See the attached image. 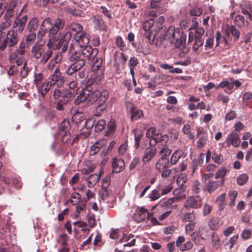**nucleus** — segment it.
Returning a JSON list of instances; mask_svg holds the SVG:
<instances>
[{
	"label": "nucleus",
	"instance_id": "32",
	"mask_svg": "<svg viewBox=\"0 0 252 252\" xmlns=\"http://www.w3.org/2000/svg\"><path fill=\"white\" fill-rule=\"evenodd\" d=\"M168 136L166 134H162L158 133L154 140V144L161 143V144H165L168 141Z\"/></svg>",
	"mask_w": 252,
	"mask_h": 252
},
{
	"label": "nucleus",
	"instance_id": "22",
	"mask_svg": "<svg viewBox=\"0 0 252 252\" xmlns=\"http://www.w3.org/2000/svg\"><path fill=\"white\" fill-rule=\"evenodd\" d=\"M53 86V85L49 81H47L40 85L36 88L37 90L38 94L42 97H44Z\"/></svg>",
	"mask_w": 252,
	"mask_h": 252
},
{
	"label": "nucleus",
	"instance_id": "47",
	"mask_svg": "<svg viewBox=\"0 0 252 252\" xmlns=\"http://www.w3.org/2000/svg\"><path fill=\"white\" fill-rule=\"evenodd\" d=\"M38 26V20L36 18H32L29 22L28 29L30 32L34 31Z\"/></svg>",
	"mask_w": 252,
	"mask_h": 252
},
{
	"label": "nucleus",
	"instance_id": "52",
	"mask_svg": "<svg viewBox=\"0 0 252 252\" xmlns=\"http://www.w3.org/2000/svg\"><path fill=\"white\" fill-rule=\"evenodd\" d=\"M159 191L157 189H153L148 194V197L150 199V201H154L158 199L160 196Z\"/></svg>",
	"mask_w": 252,
	"mask_h": 252
},
{
	"label": "nucleus",
	"instance_id": "24",
	"mask_svg": "<svg viewBox=\"0 0 252 252\" xmlns=\"http://www.w3.org/2000/svg\"><path fill=\"white\" fill-rule=\"evenodd\" d=\"M91 20L96 29L99 30H105V25L102 18L98 15H94L91 17Z\"/></svg>",
	"mask_w": 252,
	"mask_h": 252
},
{
	"label": "nucleus",
	"instance_id": "64",
	"mask_svg": "<svg viewBox=\"0 0 252 252\" xmlns=\"http://www.w3.org/2000/svg\"><path fill=\"white\" fill-rule=\"evenodd\" d=\"M117 45L123 51L126 49V46L125 45L122 38L120 36H118L116 38Z\"/></svg>",
	"mask_w": 252,
	"mask_h": 252
},
{
	"label": "nucleus",
	"instance_id": "17",
	"mask_svg": "<svg viewBox=\"0 0 252 252\" xmlns=\"http://www.w3.org/2000/svg\"><path fill=\"white\" fill-rule=\"evenodd\" d=\"M125 167V162L123 159L114 158L112 162V172L119 173L122 171Z\"/></svg>",
	"mask_w": 252,
	"mask_h": 252
},
{
	"label": "nucleus",
	"instance_id": "34",
	"mask_svg": "<svg viewBox=\"0 0 252 252\" xmlns=\"http://www.w3.org/2000/svg\"><path fill=\"white\" fill-rule=\"evenodd\" d=\"M150 188V186H147L141 191L143 187L141 185H137L135 187V194L136 195H138L139 198H142Z\"/></svg>",
	"mask_w": 252,
	"mask_h": 252
},
{
	"label": "nucleus",
	"instance_id": "13",
	"mask_svg": "<svg viewBox=\"0 0 252 252\" xmlns=\"http://www.w3.org/2000/svg\"><path fill=\"white\" fill-rule=\"evenodd\" d=\"M153 25L154 21L152 20L146 21L143 24V29L145 31L144 36L150 44H153L154 42V38H151V29Z\"/></svg>",
	"mask_w": 252,
	"mask_h": 252
},
{
	"label": "nucleus",
	"instance_id": "21",
	"mask_svg": "<svg viewBox=\"0 0 252 252\" xmlns=\"http://www.w3.org/2000/svg\"><path fill=\"white\" fill-rule=\"evenodd\" d=\"M151 8L153 9L152 12H153L154 13H151L152 15H156L163 13L166 10V8L162 4L159 3L158 1L156 0H152L151 2Z\"/></svg>",
	"mask_w": 252,
	"mask_h": 252
},
{
	"label": "nucleus",
	"instance_id": "63",
	"mask_svg": "<svg viewBox=\"0 0 252 252\" xmlns=\"http://www.w3.org/2000/svg\"><path fill=\"white\" fill-rule=\"evenodd\" d=\"M227 170L225 167H222L220 168L216 173L215 178L218 179L220 178H223L227 173Z\"/></svg>",
	"mask_w": 252,
	"mask_h": 252
},
{
	"label": "nucleus",
	"instance_id": "56",
	"mask_svg": "<svg viewBox=\"0 0 252 252\" xmlns=\"http://www.w3.org/2000/svg\"><path fill=\"white\" fill-rule=\"evenodd\" d=\"M109 93L106 90H103L100 92V94L99 95V105H101L102 103H104L107 99Z\"/></svg>",
	"mask_w": 252,
	"mask_h": 252
},
{
	"label": "nucleus",
	"instance_id": "26",
	"mask_svg": "<svg viewBox=\"0 0 252 252\" xmlns=\"http://www.w3.org/2000/svg\"><path fill=\"white\" fill-rule=\"evenodd\" d=\"M216 46H220L222 48L226 47L228 45V40L226 38L221 34L219 32H217L216 35Z\"/></svg>",
	"mask_w": 252,
	"mask_h": 252
},
{
	"label": "nucleus",
	"instance_id": "62",
	"mask_svg": "<svg viewBox=\"0 0 252 252\" xmlns=\"http://www.w3.org/2000/svg\"><path fill=\"white\" fill-rule=\"evenodd\" d=\"M218 183L216 181L209 182L207 186V190L209 192H212L215 190L218 187Z\"/></svg>",
	"mask_w": 252,
	"mask_h": 252
},
{
	"label": "nucleus",
	"instance_id": "37",
	"mask_svg": "<svg viewBox=\"0 0 252 252\" xmlns=\"http://www.w3.org/2000/svg\"><path fill=\"white\" fill-rule=\"evenodd\" d=\"M81 64H75L72 63L66 69L65 72L67 75H72L74 72L80 69L82 67Z\"/></svg>",
	"mask_w": 252,
	"mask_h": 252
},
{
	"label": "nucleus",
	"instance_id": "8",
	"mask_svg": "<svg viewBox=\"0 0 252 252\" xmlns=\"http://www.w3.org/2000/svg\"><path fill=\"white\" fill-rule=\"evenodd\" d=\"M74 39L75 40V46L77 47L84 48L89 49L88 45L89 43V35L86 33H81L80 34L75 35Z\"/></svg>",
	"mask_w": 252,
	"mask_h": 252
},
{
	"label": "nucleus",
	"instance_id": "29",
	"mask_svg": "<svg viewBox=\"0 0 252 252\" xmlns=\"http://www.w3.org/2000/svg\"><path fill=\"white\" fill-rule=\"evenodd\" d=\"M62 60V55L61 53H59L56 54L48 63L47 64V68L49 69H53L56 64L59 63Z\"/></svg>",
	"mask_w": 252,
	"mask_h": 252
},
{
	"label": "nucleus",
	"instance_id": "31",
	"mask_svg": "<svg viewBox=\"0 0 252 252\" xmlns=\"http://www.w3.org/2000/svg\"><path fill=\"white\" fill-rule=\"evenodd\" d=\"M53 51L50 49H47L44 53H42V56L38 59L40 60V63L42 64L46 63L48 60L52 56Z\"/></svg>",
	"mask_w": 252,
	"mask_h": 252
},
{
	"label": "nucleus",
	"instance_id": "59",
	"mask_svg": "<svg viewBox=\"0 0 252 252\" xmlns=\"http://www.w3.org/2000/svg\"><path fill=\"white\" fill-rule=\"evenodd\" d=\"M193 246L192 242L189 241L180 247L179 250L182 252L189 251L192 248Z\"/></svg>",
	"mask_w": 252,
	"mask_h": 252
},
{
	"label": "nucleus",
	"instance_id": "15",
	"mask_svg": "<svg viewBox=\"0 0 252 252\" xmlns=\"http://www.w3.org/2000/svg\"><path fill=\"white\" fill-rule=\"evenodd\" d=\"M241 140L238 134L235 132H231L227 136L226 139V143L228 147L233 146L234 147H237L240 145Z\"/></svg>",
	"mask_w": 252,
	"mask_h": 252
},
{
	"label": "nucleus",
	"instance_id": "46",
	"mask_svg": "<svg viewBox=\"0 0 252 252\" xmlns=\"http://www.w3.org/2000/svg\"><path fill=\"white\" fill-rule=\"evenodd\" d=\"M143 116V111L135 108L131 109V119L133 120L140 119Z\"/></svg>",
	"mask_w": 252,
	"mask_h": 252
},
{
	"label": "nucleus",
	"instance_id": "19",
	"mask_svg": "<svg viewBox=\"0 0 252 252\" xmlns=\"http://www.w3.org/2000/svg\"><path fill=\"white\" fill-rule=\"evenodd\" d=\"M8 52L9 54V60L11 63H15L18 66L22 64V60L21 57L22 55L19 54V52L16 50L13 51L12 48L8 50Z\"/></svg>",
	"mask_w": 252,
	"mask_h": 252
},
{
	"label": "nucleus",
	"instance_id": "16",
	"mask_svg": "<svg viewBox=\"0 0 252 252\" xmlns=\"http://www.w3.org/2000/svg\"><path fill=\"white\" fill-rule=\"evenodd\" d=\"M107 143V140L104 139L96 141L91 147L90 155L91 156L95 155L101 149H103L106 147Z\"/></svg>",
	"mask_w": 252,
	"mask_h": 252
},
{
	"label": "nucleus",
	"instance_id": "20",
	"mask_svg": "<svg viewBox=\"0 0 252 252\" xmlns=\"http://www.w3.org/2000/svg\"><path fill=\"white\" fill-rule=\"evenodd\" d=\"M194 41L192 49L194 51H196L204 43V40L202 38L193 37V33L189 32V33L188 43H191Z\"/></svg>",
	"mask_w": 252,
	"mask_h": 252
},
{
	"label": "nucleus",
	"instance_id": "12",
	"mask_svg": "<svg viewBox=\"0 0 252 252\" xmlns=\"http://www.w3.org/2000/svg\"><path fill=\"white\" fill-rule=\"evenodd\" d=\"M4 38L10 48L16 45L18 41L17 33L14 30L9 31L6 37Z\"/></svg>",
	"mask_w": 252,
	"mask_h": 252
},
{
	"label": "nucleus",
	"instance_id": "53",
	"mask_svg": "<svg viewBox=\"0 0 252 252\" xmlns=\"http://www.w3.org/2000/svg\"><path fill=\"white\" fill-rule=\"evenodd\" d=\"M105 126L106 122L104 120L101 119L98 120L95 125V131L99 132L102 131L104 128Z\"/></svg>",
	"mask_w": 252,
	"mask_h": 252
},
{
	"label": "nucleus",
	"instance_id": "33",
	"mask_svg": "<svg viewBox=\"0 0 252 252\" xmlns=\"http://www.w3.org/2000/svg\"><path fill=\"white\" fill-rule=\"evenodd\" d=\"M86 201L83 199L81 200L79 203H77L76 205V214L74 216L76 218L79 217V214L84 210H86Z\"/></svg>",
	"mask_w": 252,
	"mask_h": 252
},
{
	"label": "nucleus",
	"instance_id": "45",
	"mask_svg": "<svg viewBox=\"0 0 252 252\" xmlns=\"http://www.w3.org/2000/svg\"><path fill=\"white\" fill-rule=\"evenodd\" d=\"M187 181V177L186 175L184 173H180L177 178L176 182L178 186L182 188Z\"/></svg>",
	"mask_w": 252,
	"mask_h": 252
},
{
	"label": "nucleus",
	"instance_id": "4",
	"mask_svg": "<svg viewBox=\"0 0 252 252\" xmlns=\"http://www.w3.org/2000/svg\"><path fill=\"white\" fill-rule=\"evenodd\" d=\"M21 4L18 0H11L10 2H7L4 6V8L6 9L4 17L5 19H10L15 13H19L17 10L21 7Z\"/></svg>",
	"mask_w": 252,
	"mask_h": 252
},
{
	"label": "nucleus",
	"instance_id": "54",
	"mask_svg": "<svg viewBox=\"0 0 252 252\" xmlns=\"http://www.w3.org/2000/svg\"><path fill=\"white\" fill-rule=\"evenodd\" d=\"M238 192L236 190H230L228 193V196L230 200L229 206L232 207L235 205V200L237 196Z\"/></svg>",
	"mask_w": 252,
	"mask_h": 252
},
{
	"label": "nucleus",
	"instance_id": "40",
	"mask_svg": "<svg viewBox=\"0 0 252 252\" xmlns=\"http://www.w3.org/2000/svg\"><path fill=\"white\" fill-rule=\"evenodd\" d=\"M158 132H157L156 128L152 127L149 128L146 132V137L148 138H151V140L150 141V144H151L152 141H154L157 134Z\"/></svg>",
	"mask_w": 252,
	"mask_h": 252
},
{
	"label": "nucleus",
	"instance_id": "43",
	"mask_svg": "<svg viewBox=\"0 0 252 252\" xmlns=\"http://www.w3.org/2000/svg\"><path fill=\"white\" fill-rule=\"evenodd\" d=\"M196 131L197 137H208V132L205 127L197 126Z\"/></svg>",
	"mask_w": 252,
	"mask_h": 252
},
{
	"label": "nucleus",
	"instance_id": "3",
	"mask_svg": "<svg viewBox=\"0 0 252 252\" xmlns=\"http://www.w3.org/2000/svg\"><path fill=\"white\" fill-rule=\"evenodd\" d=\"M71 36L70 32L65 29L62 32L59 33L57 39L55 37H49L47 46L49 48L54 50L58 49L62 47L63 43L68 42Z\"/></svg>",
	"mask_w": 252,
	"mask_h": 252
},
{
	"label": "nucleus",
	"instance_id": "23",
	"mask_svg": "<svg viewBox=\"0 0 252 252\" xmlns=\"http://www.w3.org/2000/svg\"><path fill=\"white\" fill-rule=\"evenodd\" d=\"M225 34L228 37L232 35L234 37V40H237L240 36V32L236 27L234 26H227L225 29Z\"/></svg>",
	"mask_w": 252,
	"mask_h": 252
},
{
	"label": "nucleus",
	"instance_id": "51",
	"mask_svg": "<svg viewBox=\"0 0 252 252\" xmlns=\"http://www.w3.org/2000/svg\"><path fill=\"white\" fill-rule=\"evenodd\" d=\"M198 233L202 239H205L209 235V230L205 226L199 227L198 229Z\"/></svg>",
	"mask_w": 252,
	"mask_h": 252
},
{
	"label": "nucleus",
	"instance_id": "7",
	"mask_svg": "<svg viewBox=\"0 0 252 252\" xmlns=\"http://www.w3.org/2000/svg\"><path fill=\"white\" fill-rule=\"evenodd\" d=\"M70 123L68 120H64L60 124L59 134L61 136L62 140L63 143L67 142L70 138Z\"/></svg>",
	"mask_w": 252,
	"mask_h": 252
},
{
	"label": "nucleus",
	"instance_id": "42",
	"mask_svg": "<svg viewBox=\"0 0 252 252\" xmlns=\"http://www.w3.org/2000/svg\"><path fill=\"white\" fill-rule=\"evenodd\" d=\"M238 238V236L237 235H235L231 237L229 239L228 241L224 245L225 249L229 250H231L233 246L236 244Z\"/></svg>",
	"mask_w": 252,
	"mask_h": 252
},
{
	"label": "nucleus",
	"instance_id": "2",
	"mask_svg": "<svg viewBox=\"0 0 252 252\" xmlns=\"http://www.w3.org/2000/svg\"><path fill=\"white\" fill-rule=\"evenodd\" d=\"M96 51H92L91 48L89 49H83L81 51L75 52L70 57V61L75 64H81L83 67L85 63L86 59L92 61L91 63L94 64L96 61L95 59Z\"/></svg>",
	"mask_w": 252,
	"mask_h": 252
},
{
	"label": "nucleus",
	"instance_id": "10",
	"mask_svg": "<svg viewBox=\"0 0 252 252\" xmlns=\"http://www.w3.org/2000/svg\"><path fill=\"white\" fill-rule=\"evenodd\" d=\"M64 25V20L62 19H57L49 30V36L54 37L58 32L62 29Z\"/></svg>",
	"mask_w": 252,
	"mask_h": 252
},
{
	"label": "nucleus",
	"instance_id": "25",
	"mask_svg": "<svg viewBox=\"0 0 252 252\" xmlns=\"http://www.w3.org/2000/svg\"><path fill=\"white\" fill-rule=\"evenodd\" d=\"M157 153L156 148L147 149L145 150L143 156L142 160L144 162H149L155 156Z\"/></svg>",
	"mask_w": 252,
	"mask_h": 252
},
{
	"label": "nucleus",
	"instance_id": "14",
	"mask_svg": "<svg viewBox=\"0 0 252 252\" xmlns=\"http://www.w3.org/2000/svg\"><path fill=\"white\" fill-rule=\"evenodd\" d=\"M151 213H148L147 210L144 207H138L134 214V218L138 222L145 220L146 218H149Z\"/></svg>",
	"mask_w": 252,
	"mask_h": 252
},
{
	"label": "nucleus",
	"instance_id": "18",
	"mask_svg": "<svg viewBox=\"0 0 252 252\" xmlns=\"http://www.w3.org/2000/svg\"><path fill=\"white\" fill-rule=\"evenodd\" d=\"M63 77L62 76L60 69L57 68L53 73L50 76L48 81L54 86L56 82L60 83V84H63Z\"/></svg>",
	"mask_w": 252,
	"mask_h": 252
},
{
	"label": "nucleus",
	"instance_id": "58",
	"mask_svg": "<svg viewBox=\"0 0 252 252\" xmlns=\"http://www.w3.org/2000/svg\"><path fill=\"white\" fill-rule=\"evenodd\" d=\"M173 194L177 199H182L186 196V195L182 189L174 190Z\"/></svg>",
	"mask_w": 252,
	"mask_h": 252
},
{
	"label": "nucleus",
	"instance_id": "48",
	"mask_svg": "<svg viewBox=\"0 0 252 252\" xmlns=\"http://www.w3.org/2000/svg\"><path fill=\"white\" fill-rule=\"evenodd\" d=\"M98 195L99 198H101V200L105 201L108 198L109 195V192L107 188L105 187L102 188L99 191Z\"/></svg>",
	"mask_w": 252,
	"mask_h": 252
},
{
	"label": "nucleus",
	"instance_id": "5",
	"mask_svg": "<svg viewBox=\"0 0 252 252\" xmlns=\"http://www.w3.org/2000/svg\"><path fill=\"white\" fill-rule=\"evenodd\" d=\"M202 199L198 195L190 196L184 203V207L187 210L200 208L202 205Z\"/></svg>",
	"mask_w": 252,
	"mask_h": 252
},
{
	"label": "nucleus",
	"instance_id": "9",
	"mask_svg": "<svg viewBox=\"0 0 252 252\" xmlns=\"http://www.w3.org/2000/svg\"><path fill=\"white\" fill-rule=\"evenodd\" d=\"M24 7L25 6L23 7L19 13H16L17 17L15 18L14 22V25L18 27V31L20 32L23 31L28 19L27 15H24L21 18L19 17L23 12Z\"/></svg>",
	"mask_w": 252,
	"mask_h": 252
},
{
	"label": "nucleus",
	"instance_id": "6",
	"mask_svg": "<svg viewBox=\"0 0 252 252\" xmlns=\"http://www.w3.org/2000/svg\"><path fill=\"white\" fill-rule=\"evenodd\" d=\"M93 82L94 80H88L86 83V89L89 92V95H87V101L91 104H93L97 101L98 106H100V105H99V95L100 94V91L98 90L93 91L91 85Z\"/></svg>",
	"mask_w": 252,
	"mask_h": 252
},
{
	"label": "nucleus",
	"instance_id": "39",
	"mask_svg": "<svg viewBox=\"0 0 252 252\" xmlns=\"http://www.w3.org/2000/svg\"><path fill=\"white\" fill-rule=\"evenodd\" d=\"M208 225L212 230H217L220 226L219 219L216 218L211 219L208 222Z\"/></svg>",
	"mask_w": 252,
	"mask_h": 252
},
{
	"label": "nucleus",
	"instance_id": "28",
	"mask_svg": "<svg viewBox=\"0 0 252 252\" xmlns=\"http://www.w3.org/2000/svg\"><path fill=\"white\" fill-rule=\"evenodd\" d=\"M169 161L167 158H160L156 164L157 170L161 172L168 168Z\"/></svg>",
	"mask_w": 252,
	"mask_h": 252
},
{
	"label": "nucleus",
	"instance_id": "35",
	"mask_svg": "<svg viewBox=\"0 0 252 252\" xmlns=\"http://www.w3.org/2000/svg\"><path fill=\"white\" fill-rule=\"evenodd\" d=\"M100 180V176L97 174H93L89 176L88 179V186L89 188L94 186Z\"/></svg>",
	"mask_w": 252,
	"mask_h": 252
},
{
	"label": "nucleus",
	"instance_id": "27",
	"mask_svg": "<svg viewBox=\"0 0 252 252\" xmlns=\"http://www.w3.org/2000/svg\"><path fill=\"white\" fill-rule=\"evenodd\" d=\"M79 92V94L77 96L74 100V103L75 105H78L84 101H87V95H89V92L87 89H86V87L83 89L81 90V92Z\"/></svg>",
	"mask_w": 252,
	"mask_h": 252
},
{
	"label": "nucleus",
	"instance_id": "61",
	"mask_svg": "<svg viewBox=\"0 0 252 252\" xmlns=\"http://www.w3.org/2000/svg\"><path fill=\"white\" fill-rule=\"evenodd\" d=\"M248 180V176L246 174H242L239 176L237 178V183L240 186L244 185Z\"/></svg>",
	"mask_w": 252,
	"mask_h": 252
},
{
	"label": "nucleus",
	"instance_id": "11",
	"mask_svg": "<svg viewBox=\"0 0 252 252\" xmlns=\"http://www.w3.org/2000/svg\"><path fill=\"white\" fill-rule=\"evenodd\" d=\"M46 46L38 43H35L31 50L32 56L34 58L38 59L42 56V54L47 49Z\"/></svg>",
	"mask_w": 252,
	"mask_h": 252
},
{
	"label": "nucleus",
	"instance_id": "1",
	"mask_svg": "<svg viewBox=\"0 0 252 252\" xmlns=\"http://www.w3.org/2000/svg\"><path fill=\"white\" fill-rule=\"evenodd\" d=\"M163 41H167L176 48L182 49L186 46V35L182 29L171 26L164 29Z\"/></svg>",
	"mask_w": 252,
	"mask_h": 252
},
{
	"label": "nucleus",
	"instance_id": "41",
	"mask_svg": "<svg viewBox=\"0 0 252 252\" xmlns=\"http://www.w3.org/2000/svg\"><path fill=\"white\" fill-rule=\"evenodd\" d=\"M69 31L67 30L68 31H72L76 33L75 35L77 34H80L81 33H82L81 32L82 30V26L78 23H73L70 25L69 27Z\"/></svg>",
	"mask_w": 252,
	"mask_h": 252
},
{
	"label": "nucleus",
	"instance_id": "60",
	"mask_svg": "<svg viewBox=\"0 0 252 252\" xmlns=\"http://www.w3.org/2000/svg\"><path fill=\"white\" fill-rule=\"evenodd\" d=\"M73 94L74 93L72 92V91H65L63 93H62V97H63V99H62L63 101L64 102L66 103L71 98Z\"/></svg>",
	"mask_w": 252,
	"mask_h": 252
},
{
	"label": "nucleus",
	"instance_id": "30",
	"mask_svg": "<svg viewBox=\"0 0 252 252\" xmlns=\"http://www.w3.org/2000/svg\"><path fill=\"white\" fill-rule=\"evenodd\" d=\"M184 155V152L181 150H175L171 155L170 163L174 165L177 163L180 158Z\"/></svg>",
	"mask_w": 252,
	"mask_h": 252
},
{
	"label": "nucleus",
	"instance_id": "49",
	"mask_svg": "<svg viewBox=\"0 0 252 252\" xmlns=\"http://www.w3.org/2000/svg\"><path fill=\"white\" fill-rule=\"evenodd\" d=\"M34 79L33 84L35 85L36 88L44 83L42 82L44 78V75L42 73H39L37 74H35L34 75Z\"/></svg>",
	"mask_w": 252,
	"mask_h": 252
},
{
	"label": "nucleus",
	"instance_id": "38",
	"mask_svg": "<svg viewBox=\"0 0 252 252\" xmlns=\"http://www.w3.org/2000/svg\"><path fill=\"white\" fill-rule=\"evenodd\" d=\"M225 197L226 194L224 193L218 196L216 199V203L218 205L220 210H222L225 206Z\"/></svg>",
	"mask_w": 252,
	"mask_h": 252
},
{
	"label": "nucleus",
	"instance_id": "44",
	"mask_svg": "<svg viewBox=\"0 0 252 252\" xmlns=\"http://www.w3.org/2000/svg\"><path fill=\"white\" fill-rule=\"evenodd\" d=\"M83 199H81V196L77 192L71 193L70 196V202L73 205H76Z\"/></svg>",
	"mask_w": 252,
	"mask_h": 252
},
{
	"label": "nucleus",
	"instance_id": "57",
	"mask_svg": "<svg viewBox=\"0 0 252 252\" xmlns=\"http://www.w3.org/2000/svg\"><path fill=\"white\" fill-rule=\"evenodd\" d=\"M53 25L52 21L51 18H46L42 22L41 24V27L45 29V30H49L50 27Z\"/></svg>",
	"mask_w": 252,
	"mask_h": 252
},
{
	"label": "nucleus",
	"instance_id": "55",
	"mask_svg": "<svg viewBox=\"0 0 252 252\" xmlns=\"http://www.w3.org/2000/svg\"><path fill=\"white\" fill-rule=\"evenodd\" d=\"M212 246L215 249H218L220 246V241L217 234L213 233L212 236Z\"/></svg>",
	"mask_w": 252,
	"mask_h": 252
},
{
	"label": "nucleus",
	"instance_id": "50",
	"mask_svg": "<svg viewBox=\"0 0 252 252\" xmlns=\"http://www.w3.org/2000/svg\"><path fill=\"white\" fill-rule=\"evenodd\" d=\"M172 150L165 145L160 150L159 154L161 155V158H166V157L169 156Z\"/></svg>",
	"mask_w": 252,
	"mask_h": 252
},
{
	"label": "nucleus",
	"instance_id": "36",
	"mask_svg": "<svg viewBox=\"0 0 252 252\" xmlns=\"http://www.w3.org/2000/svg\"><path fill=\"white\" fill-rule=\"evenodd\" d=\"M195 216L193 212H187L184 213L181 217V220L184 222H194Z\"/></svg>",
	"mask_w": 252,
	"mask_h": 252
}]
</instances>
